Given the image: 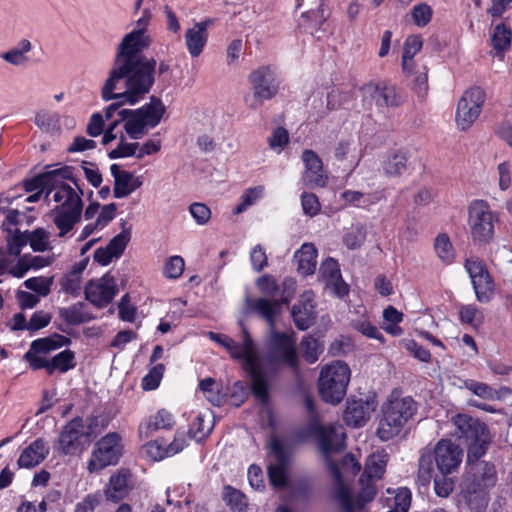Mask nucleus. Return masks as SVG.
Listing matches in <instances>:
<instances>
[{
  "label": "nucleus",
  "mask_w": 512,
  "mask_h": 512,
  "mask_svg": "<svg viewBox=\"0 0 512 512\" xmlns=\"http://www.w3.org/2000/svg\"><path fill=\"white\" fill-rule=\"evenodd\" d=\"M317 435L322 456L333 480L335 499L344 512L362 510L376 495L375 481L385 472L386 454L374 453L368 457L359 480L360 490L354 492L348 481L360 471V463L352 454L345 455L340 462L335 459V455L343 449V427L340 424L321 426Z\"/></svg>",
  "instance_id": "1"
},
{
  "label": "nucleus",
  "mask_w": 512,
  "mask_h": 512,
  "mask_svg": "<svg viewBox=\"0 0 512 512\" xmlns=\"http://www.w3.org/2000/svg\"><path fill=\"white\" fill-rule=\"evenodd\" d=\"M149 45L144 28L125 35L117 48L112 68L101 88L104 101L123 98L129 105L139 102L155 82L156 61L141 55Z\"/></svg>",
  "instance_id": "2"
},
{
  "label": "nucleus",
  "mask_w": 512,
  "mask_h": 512,
  "mask_svg": "<svg viewBox=\"0 0 512 512\" xmlns=\"http://www.w3.org/2000/svg\"><path fill=\"white\" fill-rule=\"evenodd\" d=\"M452 422L458 430L459 437H464L467 443L469 468L461 485H472L475 489L488 491L496 483L495 467L486 461H478L486 453L491 441L487 426L471 416L461 413L453 416Z\"/></svg>",
  "instance_id": "3"
},
{
  "label": "nucleus",
  "mask_w": 512,
  "mask_h": 512,
  "mask_svg": "<svg viewBox=\"0 0 512 512\" xmlns=\"http://www.w3.org/2000/svg\"><path fill=\"white\" fill-rule=\"evenodd\" d=\"M46 177L51 181L47 194L55 202L49 216L58 230L57 236L66 238L82 219L83 190L73 178L69 167L50 171Z\"/></svg>",
  "instance_id": "4"
},
{
  "label": "nucleus",
  "mask_w": 512,
  "mask_h": 512,
  "mask_svg": "<svg viewBox=\"0 0 512 512\" xmlns=\"http://www.w3.org/2000/svg\"><path fill=\"white\" fill-rule=\"evenodd\" d=\"M240 326L243 334L242 344L236 343L226 335L214 332H209L208 336L211 340L222 345L233 358L243 360L244 369L251 378L253 394L257 399L265 402L268 399V384L263 373V360L259 357L253 341L242 322H240Z\"/></svg>",
  "instance_id": "5"
},
{
  "label": "nucleus",
  "mask_w": 512,
  "mask_h": 512,
  "mask_svg": "<svg viewBox=\"0 0 512 512\" xmlns=\"http://www.w3.org/2000/svg\"><path fill=\"white\" fill-rule=\"evenodd\" d=\"M247 305L250 310L264 318L270 326L271 353L267 361L270 364L283 363L294 369L297 368L298 358L295 350V340L292 335L274 330V317L279 308V303L260 298L248 301Z\"/></svg>",
  "instance_id": "6"
},
{
  "label": "nucleus",
  "mask_w": 512,
  "mask_h": 512,
  "mask_svg": "<svg viewBox=\"0 0 512 512\" xmlns=\"http://www.w3.org/2000/svg\"><path fill=\"white\" fill-rule=\"evenodd\" d=\"M463 457V451L459 445L449 439H441L435 445L433 451L424 450L419 459L418 475L423 482H429L433 476V460L440 474H452L455 472Z\"/></svg>",
  "instance_id": "7"
},
{
  "label": "nucleus",
  "mask_w": 512,
  "mask_h": 512,
  "mask_svg": "<svg viewBox=\"0 0 512 512\" xmlns=\"http://www.w3.org/2000/svg\"><path fill=\"white\" fill-rule=\"evenodd\" d=\"M166 111L160 98L150 97L149 103L135 110L122 109L120 117L126 119L124 129L127 135L134 140L141 139L149 129L156 127Z\"/></svg>",
  "instance_id": "8"
},
{
  "label": "nucleus",
  "mask_w": 512,
  "mask_h": 512,
  "mask_svg": "<svg viewBox=\"0 0 512 512\" xmlns=\"http://www.w3.org/2000/svg\"><path fill=\"white\" fill-rule=\"evenodd\" d=\"M415 411V402L411 397L389 398L382 406L383 416L377 429L378 437L388 441L397 436Z\"/></svg>",
  "instance_id": "9"
},
{
  "label": "nucleus",
  "mask_w": 512,
  "mask_h": 512,
  "mask_svg": "<svg viewBox=\"0 0 512 512\" xmlns=\"http://www.w3.org/2000/svg\"><path fill=\"white\" fill-rule=\"evenodd\" d=\"M350 377V368L343 361H333L324 366L320 371L318 381L322 399L333 405L340 403L346 395Z\"/></svg>",
  "instance_id": "10"
},
{
  "label": "nucleus",
  "mask_w": 512,
  "mask_h": 512,
  "mask_svg": "<svg viewBox=\"0 0 512 512\" xmlns=\"http://www.w3.org/2000/svg\"><path fill=\"white\" fill-rule=\"evenodd\" d=\"M252 93L244 97L246 105L252 110H258L264 101L272 99L278 92L279 80L275 71L263 66L249 75Z\"/></svg>",
  "instance_id": "11"
},
{
  "label": "nucleus",
  "mask_w": 512,
  "mask_h": 512,
  "mask_svg": "<svg viewBox=\"0 0 512 512\" xmlns=\"http://www.w3.org/2000/svg\"><path fill=\"white\" fill-rule=\"evenodd\" d=\"M496 215L487 202L475 200L468 207V226L474 242L488 243L494 235Z\"/></svg>",
  "instance_id": "12"
},
{
  "label": "nucleus",
  "mask_w": 512,
  "mask_h": 512,
  "mask_svg": "<svg viewBox=\"0 0 512 512\" xmlns=\"http://www.w3.org/2000/svg\"><path fill=\"white\" fill-rule=\"evenodd\" d=\"M486 94L480 87H472L466 90L458 101L455 121L461 130L469 129L478 119Z\"/></svg>",
  "instance_id": "13"
},
{
  "label": "nucleus",
  "mask_w": 512,
  "mask_h": 512,
  "mask_svg": "<svg viewBox=\"0 0 512 512\" xmlns=\"http://www.w3.org/2000/svg\"><path fill=\"white\" fill-rule=\"evenodd\" d=\"M272 462L268 466V475L274 487H284L287 483L286 469L288 467L292 446L287 441L272 437L269 444Z\"/></svg>",
  "instance_id": "14"
},
{
  "label": "nucleus",
  "mask_w": 512,
  "mask_h": 512,
  "mask_svg": "<svg viewBox=\"0 0 512 512\" xmlns=\"http://www.w3.org/2000/svg\"><path fill=\"white\" fill-rule=\"evenodd\" d=\"M122 455L121 438L117 433H109L101 438L92 453L88 463L90 473L98 472L109 465L118 462Z\"/></svg>",
  "instance_id": "15"
},
{
  "label": "nucleus",
  "mask_w": 512,
  "mask_h": 512,
  "mask_svg": "<svg viewBox=\"0 0 512 512\" xmlns=\"http://www.w3.org/2000/svg\"><path fill=\"white\" fill-rule=\"evenodd\" d=\"M69 341L62 335L34 340L24 358L34 370L44 368L48 372L50 359L47 358V354L66 345Z\"/></svg>",
  "instance_id": "16"
},
{
  "label": "nucleus",
  "mask_w": 512,
  "mask_h": 512,
  "mask_svg": "<svg viewBox=\"0 0 512 512\" xmlns=\"http://www.w3.org/2000/svg\"><path fill=\"white\" fill-rule=\"evenodd\" d=\"M117 293L115 278L109 273L91 280L85 287L86 299L97 307L107 306Z\"/></svg>",
  "instance_id": "17"
},
{
  "label": "nucleus",
  "mask_w": 512,
  "mask_h": 512,
  "mask_svg": "<svg viewBox=\"0 0 512 512\" xmlns=\"http://www.w3.org/2000/svg\"><path fill=\"white\" fill-rule=\"evenodd\" d=\"M90 436V431L85 428L81 418L70 421L59 436V448L64 454L74 453Z\"/></svg>",
  "instance_id": "18"
},
{
  "label": "nucleus",
  "mask_w": 512,
  "mask_h": 512,
  "mask_svg": "<svg viewBox=\"0 0 512 512\" xmlns=\"http://www.w3.org/2000/svg\"><path fill=\"white\" fill-rule=\"evenodd\" d=\"M410 155L404 150H395L386 153L381 160V170L389 179L400 178L413 170Z\"/></svg>",
  "instance_id": "19"
},
{
  "label": "nucleus",
  "mask_w": 512,
  "mask_h": 512,
  "mask_svg": "<svg viewBox=\"0 0 512 512\" xmlns=\"http://www.w3.org/2000/svg\"><path fill=\"white\" fill-rule=\"evenodd\" d=\"M377 403L373 398L362 400L352 399L347 401L343 419L345 423L352 427H361L370 419L375 411Z\"/></svg>",
  "instance_id": "20"
},
{
  "label": "nucleus",
  "mask_w": 512,
  "mask_h": 512,
  "mask_svg": "<svg viewBox=\"0 0 512 512\" xmlns=\"http://www.w3.org/2000/svg\"><path fill=\"white\" fill-rule=\"evenodd\" d=\"M213 24V20L208 18L200 22H195L184 33L185 46L191 57L196 58L202 54L208 41V28Z\"/></svg>",
  "instance_id": "21"
},
{
  "label": "nucleus",
  "mask_w": 512,
  "mask_h": 512,
  "mask_svg": "<svg viewBox=\"0 0 512 512\" xmlns=\"http://www.w3.org/2000/svg\"><path fill=\"white\" fill-rule=\"evenodd\" d=\"M302 160L305 165L303 181L310 187H324L328 177L323 170V164L320 157L312 150L302 152Z\"/></svg>",
  "instance_id": "22"
},
{
  "label": "nucleus",
  "mask_w": 512,
  "mask_h": 512,
  "mask_svg": "<svg viewBox=\"0 0 512 512\" xmlns=\"http://www.w3.org/2000/svg\"><path fill=\"white\" fill-rule=\"evenodd\" d=\"M111 175L114 178V196L116 198H125L132 192L142 186L143 181L140 176L121 169L118 164L110 166Z\"/></svg>",
  "instance_id": "23"
},
{
  "label": "nucleus",
  "mask_w": 512,
  "mask_h": 512,
  "mask_svg": "<svg viewBox=\"0 0 512 512\" xmlns=\"http://www.w3.org/2000/svg\"><path fill=\"white\" fill-rule=\"evenodd\" d=\"M320 275L326 286L331 288L338 297H344L349 292L348 285L341 276L338 262L327 258L320 266Z\"/></svg>",
  "instance_id": "24"
},
{
  "label": "nucleus",
  "mask_w": 512,
  "mask_h": 512,
  "mask_svg": "<svg viewBox=\"0 0 512 512\" xmlns=\"http://www.w3.org/2000/svg\"><path fill=\"white\" fill-rule=\"evenodd\" d=\"M293 320L300 330L308 329L315 318L314 294L311 291L304 292L298 303L292 307Z\"/></svg>",
  "instance_id": "25"
},
{
  "label": "nucleus",
  "mask_w": 512,
  "mask_h": 512,
  "mask_svg": "<svg viewBox=\"0 0 512 512\" xmlns=\"http://www.w3.org/2000/svg\"><path fill=\"white\" fill-rule=\"evenodd\" d=\"M131 489V473L127 469H119L113 473L104 489L107 500L118 502L125 498Z\"/></svg>",
  "instance_id": "26"
},
{
  "label": "nucleus",
  "mask_w": 512,
  "mask_h": 512,
  "mask_svg": "<svg viewBox=\"0 0 512 512\" xmlns=\"http://www.w3.org/2000/svg\"><path fill=\"white\" fill-rule=\"evenodd\" d=\"M366 96L371 97L377 106H397L401 102V96L394 86L386 84L369 83L362 88Z\"/></svg>",
  "instance_id": "27"
},
{
  "label": "nucleus",
  "mask_w": 512,
  "mask_h": 512,
  "mask_svg": "<svg viewBox=\"0 0 512 512\" xmlns=\"http://www.w3.org/2000/svg\"><path fill=\"white\" fill-rule=\"evenodd\" d=\"M47 442L38 438L30 443L20 454L17 464L20 468H33L39 465L49 454Z\"/></svg>",
  "instance_id": "28"
},
{
  "label": "nucleus",
  "mask_w": 512,
  "mask_h": 512,
  "mask_svg": "<svg viewBox=\"0 0 512 512\" xmlns=\"http://www.w3.org/2000/svg\"><path fill=\"white\" fill-rule=\"evenodd\" d=\"M175 424L174 416L166 409H160L155 414L145 418L139 425L141 437L148 438L153 432L161 429H171Z\"/></svg>",
  "instance_id": "29"
},
{
  "label": "nucleus",
  "mask_w": 512,
  "mask_h": 512,
  "mask_svg": "<svg viewBox=\"0 0 512 512\" xmlns=\"http://www.w3.org/2000/svg\"><path fill=\"white\" fill-rule=\"evenodd\" d=\"M32 48L30 40L21 39L15 46L1 53L0 59L12 66H26L30 61L28 54L32 51Z\"/></svg>",
  "instance_id": "30"
},
{
  "label": "nucleus",
  "mask_w": 512,
  "mask_h": 512,
  "mask_svg": "<svg viewBox=\"0 0 512 512\" xmlns=\"http://www.w3.org/2000/svg\"><path fill=\"white\" fill-rule=\"evenodd\" d=\"M461 499L471 512H485L488 506V491L461 485Z\"/></svg>",
  "instance_id": "31"
},
{
  "label": "nucleus",
  "mask_w": 512,
  "mask_h": 512,
  "mask_svg": "<svg viewBox=\"0 0 512 512\" xmlns=\"http://www.w3.org/2000/svg\"><path fill=\"white\" fill-rule=\"evenodd\" d=\"M294 258L298 263V271L303 275H311L317 265V249L312 243H304L296 251Z\"/></svg>",
  "instance_id": "32"
},
{
  "label": "nucleus",
  "mask_w": 512,
  "mask_h": 512,
  "mask_svg": "<svg viewBox=\"0 0 512 512\" xmlns=\"http://www.w3.org/2000/svg\"><path fill=\"white\" fill-rule=\"evenodd\" d=\"M214 426V416L211 411L206 410L197 414L191 423L189 434L197 441L206 438L212 431Z\"/></svg>",
  "instance_id": "33"
},
{
  "label": "nucleus",
  "mask_w": 512,
  "mask_h": 512,
  "mask_svg": "<svg viewBox=\"0 0 512 512\" xmlns=\"http://www.w3.org/2000/svg\"><path fill=\"white\" fill-rule=\"evenodd\" d=\"M511 43V31L505 24H498L491 35V44L493 47L492 55L503 58V52L507 50Z\"/></svg>",
  "instance_id": "34"
},
{
  "label": "nucleus",
  "mask_w": 512,
  "mask_h": 512,
  "mask_svg": "<svg viewBox=\"0 0 512 512\" xmlns=\"http://www.w3.org/2000/svg\"><path fill=\"white\" fill-rule=\"evenodd\" d=\"M423 45L419 35L409 36L404 43L402 55V68L406 73H412L414 69V56L421 50Z\"/></svg>",
  "instance_id": "35"
},
{
  "label": "nucleus",
  "mask_w": 512,
  "mask_h": 512,
  "mask_svg": "<svg viewBox=\"0 0 512 512\" xmlns=\"http://www.w3.org/2000/svg\"><path fill=\"white\" fill-rule=\"evenodd\" d=\"M28 243L34 252H46L52 250L51 233L45 228L38 227L27 231Z\"/></svg>",
  "instance_id": "36"
},
{
  "label": "nucleus",
  "mask_w": 512,
  "mask_h": 512,
  "mask_svg": "<svg viewBox=\"0 0 512 512\" xmlns=\"http://www.w3.org/2000/svg\"><path fill=\"white\" fill-rule=\"evenodd\" d=\"M75 366L76 362L74 352L66 349L50 359L48 374L52 375L56 371L60 373H66L69 370L75 368Z\"/></svg>",
  "instance_id": "37"
},
{
  "label": "nucleus",
  "mask_w": 512,
  "mask_h": 512,
  "mask_svg": "<svg viewBox=\"0 0 512 512\" xmlns=\"http://www.w3.org/2000/svg\"><path fill=\"white\" fill-rule=\"evenodd\" d=\"M60 115L57 112L41 110L35 115V125L47 133H54L60 129Z\"/></svg>",
  "instance_id": "38"
},
{
  "label": "nucleus",
  "mask_w": 512,
  "mask_h": 512,
  "mask_svg": "<svg viewBox=\"0 0 512 512\" xmlns=\"http://www.w3.org/2000/svg\"><path fill=\"white\" fill-rule=\"evenodd\" d=\"M473 289L478 301L489 302L494 295V283L489 273L472 282Z\"/></svg>",
  "instance_id": "39"
},
{
  "label": "nucleus",
  "mask_w": 512,
  "mask_h": 512,
  "mask_svg": "<svg viewBox=\"0 0 512 512\" xmlns=\"http://www.w3.org/2000/svg\"><path fill=\"white\" fill-rule=\"evenodd\" d=\"M434 250L443 263L451 264L454 261L455 250L447 234H439L436 237Z\"/></svg>",
  "instance_id": "40"
},
{
  "label": "nucleus",
  "mask_w": 512,
  "mask_h": 512,
  "mask_svg": "<svg viewBox=\"0 0 512 512\" xmlns=\"http://www.w3.org/2000/svg\"><path fill=\"white\" fill-rule=\"evenodd\" d=\"M300 348L308 363L316 362L324 349L323 344L312 336H305L300 343Z\"/></svg>",
  "instance_id": "41"
},
{
  "label": "nucleus",
  "mask_w": 512,
  "mask_h": 512,
  "mask_svg": "<svg viewBox=\"0 0 512 512\" xmlns=\"http://www.w3.org/2000/svg\"><path fill=\"white\" fill-rule=\"evenodd\" d=\"M139 148L138 142H127L124 135H121L117 147L108 153L110 159L136 157Z\"/></svg>",
  "instance_id": "42"
},
{
  "label": "nucleus",
  "mask_w": 512,
  "mask_h": 512,
  "mask_svg": "<svg viewBox=\"0 0 512 512\" xmlns=\"http://www.w3.org/2000/svg\"><path fill=\"white\" fill-rule=\"evenodd\" d=\"M463 387L485 400L493 399L496 395V391L490 385L472 379L465 380Z\"/></svg>",
  "instance_id": "43"
},
{
  "label": "nucleus",
  "mask_w": 512,
  "mask_h": 512,
  "mask_svg": "<svg viewBox=\"0 0 512 512\" xmlns=\"http://www.w3.org/2000/svg\"><path fill=\"white\" fill-rule=\"evenodd\" d=\"M411 504V492L408 488L397 489L387 512H408Z\"/></svg>",
  "instance_id": "44"
},
{
  "label": "nucleus",
  "mask_w": 512,
  "mask_h": 512,
  "mask_svg": "<svg viewBox=\"0 0 512 512\" xmlns=\"http://www.w3.org/2000/svg\"><path fill=\"white\" fill-rule=\"evenodd\" d=\"M263 193L264 188L262 186L246 190V192L241 197V202L235 206L233 210L234 214L243 213L248 207L253 205L258 199H260Z\"/></svg>",
  "instance_id": "45"
},
{
  "label": "nucleus",
  "mask_w": 512,
  "mask_h": 512,
  "mask_svg": "<svg viewBox=\"0 0 512 512\" xmlns=\"http://www.w3.org/2000/svg\"><path fill=\"white\" fill-rule=\"evenodd\" d=\"M432 8L426 3L415 5L411 10V17L413 22L418 27H425L432 19Z\"/></svg>",
  "instance_id": "46"
},
{
  "label": "nucleus",
  "mask_w": 512,
  "mask_h": 512,
  "mask_svg": "<svg viewBox=\"0 0 512 512\" xmlns=\"http://www.w3.org/2000/svg\"><path fill=\"white\" fill-rule=\"evenodd\" d=\"M131 238V233L128 229H124L108 243L107 247L114 254L115 258H119L124 252L127 244Z\"/></svg>",
  "instance_id": "47"
},
{
  "label": "nucleus",
  "mask_w": 512,
  "mask_h": 512,
  "mask_svg": "<svg viewBox=\"0 0 512 512\" xmlns=\"http://www.w3.org/2000/svg\"><path fill=\"white\" fill-rule=\"evenodd\" d=\"M185 268L184 259L178 255L171 256L164 265V275L170 279L179 278Z\"/></svg>",
  "instance_id": "48"
},
{
  "label": "nucleus",
  "mask_w": 512,
  "mask_h": 512,
  "mask_svg": "<svg viewBox=\"0 0 512 512\" xmlns=\"http://www.w3.org/2000/svg\"><path fill=\"white\" fill-rule=\"evenodd\" d=\"M143 453L153 461H160L168 456L167 447L159 440L151 441L142 448Z\"/></svg>",
  "instance_id": "49"
},
{
  "label": "nucleus",
  "mask_w": 512,
  "mask_h": 512,
  "mask_svg": "<svg viewBox=\"0 0 512 512\" xmlns=\"http://www.w3.org/2000/svg\"><path fill=\"white\" fill-rule=\"evenodd\" d=\"M27 289L38 293L41 296H47L50 293L52 278L32 277L24 282Z\"/></svg>",
  "instance_id": "50"
},
{
  "label": "nucleus",
  "mask_w": 512,
  "mask_h": 512,
  "mask_svg": "<svg viewBox=\"0 0 512 512\" xmlns=\"http://www.w3.org/2000/svg\"><path fill=\"white\" fill-rule=\"evenodd\" d=\"M449 474H441L434 478V490L439 497H448L454 490L455 481Z\"/></svg>",
  "instance_id": "51"
},
{
  "label": "nucleus",
  "mask_w": 512,
  "mask_h": 512,
  "mask_svg": "<svg viewBox=\"0 0 512 512\" xmlns=\"http://www.w3.org/2000/svg\"><path fill=\"white\" fill-rule=\"evenodd\" d=\"M460 320L462 323L476 326L482 322L483 315L481 311L474 305H464L459 311Z\"/></svg>",
  "instance_id": "52"
},
{
  "label": "nucleus",
  "mask_w": 512,
  "mask_h": 512,
  "mask_svg": "<svg viewBox=\"0 0 512 512\" xmlns=\"http://www.w3.org/2000/svg\"><path fill=\"white\" fill-rule=\"evenodd\" d=\"M189 212L198 225H205L211 219V210L204 203H192L189 206Z\"/></svg>",
  "instance_id": "53"
},
{
  "label": "nucleus",
  "mask_w": 512,
  "mask_h": 512,
  "mask_svg": "<svg viewBox=\"0 0 512 512\" xmlns=\"http://www.w3.org/2000/svg\"><path fill=\"white\" fill-rule=\"evenodd\" d=\"M464 267L470 276L471 282L489 273L485 264L476 257L466 259Z\"/></svg>",
  "instance_id": "54"
},
{
  "label": "nucleus",
  "mask_w": 512,
  "mask_h": 512,
  "mask_svg": "<svg viewBox=\"0 0 512 512\" xmlns=\"http://www.w3.org/2000/svg\"><path fill=\"white\" fill-rule=\"evenodd\" d=\"M301 206L303 213L309 217L317 215L321 209L317 196L308 192H304L301 195Z\"/></svg>",
  "instance_id": "55"
},
{
  "label": "nucleus",
  "mask_w": 512,
  "mask_h": 512,
  "mask_svg": "<svg viewBox=\"0 0 512 512\" xmlns=\"http://www.w3.org/2000/svg\"><path fill=\"white\" fill-rule=\"evenodd\" d=\"M28 243V236L27 231L20 232L17 231L14 235H12L8 239V253L11 256L18 257L21 253V250L24 246H26Z\"/></svg>",
  "instance_id": "56"
},
{
  "label": "nucleus",
  "mask_w": 512,
  "mask_h": 512,
  "mask_svg": "<svg viewBox=\"0 0 512 512\" xmlns=\"http://www.w3.org/2000/svg\"><path fill=\"white\" fill-rule=\"evenodd\" d=\"M365 231L361 227L351 228L344 236L343 242L348 249H357L365 241Z\"/></svg>",
  "instance_id": "57"
},
{
  "label": "nucleus",
  "mask_w": 512,
  "mask_h": 512,
  "mask_svg": "<svg viewBox=\"0 0 512 512\" xmlns=\"http://www.w3.org/2000/svg\"><path fill=\"white\" fill-rule=\"evenodd\" d=\"M81 276L78 271H70L60 281L61 289L69 294H77L80 290Z\"/></svg>",
  "instance_id": "58"
},
{
  "label": "nucleus",
  "mask_w": 512,
  "mask_h": 512,
  "mask_svg": "<svg viewBox=\"0 0 512 512\" xmlns=\"http://www.w3.org/2000/svg\"><path fill=\"white\" fill-rule=\"evenodd\" d=\"M353 328L368 338L376 339V340L380 341L381 343L384 342L383 335L369 321H366V320L355 321L353 323Z\"/></svg>",
  "instance_id": "59"
},
{
  "label": "nucleus",
  "mask_w": 512,
  "mask_h": 512,
  "mask_svg": "<svg viewBox=\"0 0 512 512\" xmlns=\"http://www.w3.org/2000/svg\"><path fill=\"white\" fill-rule=\"evenodd\" d=\"M100 493H91L86 495L81 501L76 503L74 512H94L101 503Z\"/></svg>",
  "instance_id": "60"
},
{
  "label": "nucleus",
  "mask_w": 512,
  "mask_h": 512,
  "mask_svg": "<svg viewBox=\"0 0 512 512\" xmlns=\"http://www.w3.org/2000/svg\"><path fill=\"white\" fill-rule=\"evenodd\" d=\"M436 191L429 186H422L413 195V203L418 207H424L434 201Z\"/></svg>",
  "instance_id": "61"
},
{
  "label": "nucleus",
  "mask_w": 512,
  "mask_h": 512,
  "mask_svg": "<svg viewBox=\"0 0 512 512\" xmlns=\"http://www.w3.org/2000/svg\"><path fill=\"white\" fill-rule=\"evenodd\" d=\"M164 372V366L158 364L142 379V388L144 390H153L159 386Z\"/></svg>",
  "instance_id": "62"
},
{
  "label": "nucleus",
  "mask_w": 512,
  "mask_h": 512,
  "mask_svg": "<svg viewBox=\"0 0 512 512\" xmlns=\"http://www.w3.org/2000/svg\"><path fill=\"white\" fill-rule=\"evenodd\" d=\"M215 380L213 378H205L199 382L200 390L205 394L206 399L213 405L219 406L222 398L218 393L214 392Z\"/></svg>",
  "instance_id": "63"
},
{
  "label": "nucleus",
  "mask_w": 512,
  "mask_h": 512,
  "mask_svg": "<svg viewBox=\"0 0 512 512\" xmlns=\"http://www.w3.org/2000/svg\"><path fill=\"white\" fill-rule=\"evenodd\" d=\"M243 50V42L241 39L232 40L226 49V64L229 67H235Z\"/></svg>",
  "instance_id": "64"
}]
</instances>
